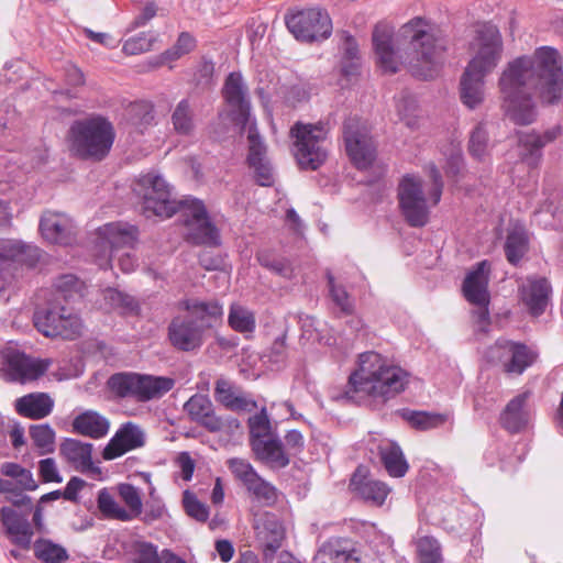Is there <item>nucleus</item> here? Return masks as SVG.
Segmentation results:
<instances>
[{"mask_svg":"<svg viewBox=\"0 0 563 563\" xmlns=\"http://www.w3.org/2000/svg\"><path fill=\"white\" fill-rule=\"evenodd\" d=\"M498 87L505 114L516 124L528 125L538 117L537 101L555 104L562 98L563 71L559 52L550 46L537 48L504 67Z\"/></svg>","mask_w":563,"mask_h":563,"instance_id":"1","label":"nucleus"},{"mask_svg":"<svg viewBox=\"0 0 563 563\" xmlns=\"http://www.w3.org/2000/svg\"><path fill=\"white\" fill-rule=\"evenodd\" d=\"M373 46L378 66L385 73H397L406 65L411 74L422 79L433 78L449 49L446 35L422 18H413L399 27L395 35L388 25H376Z\"/></svg>","mask_w":563,"mask_h":563,"instance_id":"2","label":"nucleus"},{"mask_svg":"<svg viewBox=\"0 0 563 563\" xmlns=\"http://www.w3.org/2000/svg\"><path fill=\"white\" fill-rule=\"evenodd\" d=\"M409 374L380 354L369 351L358 356L357 368L351 373L345 396L351 400L365 397L383 401L401 393Z\"/></svg>","mask_w":563,"mask_h":563,"instance_id":"3","label":"nucleus"},{"mask_svg":"<svg viewBox=\"0 0 563 563\" xmlns=\"http://www.w3.org/2000/svg\"><path fill=\"white\" fill-rule=\"evenodd\" d=\"M185 309L188 314L177 316L168 325V340L178 351L194 352L205 343L206 332L221 322L223 307L217 300H187Z\"/></svg>","mask_w":563,"mask_h":563,"instance_id":"4","label":"nucleus"},{"mask_svg":"<svg viewBox=\"0 0 563 563\" xmlns=\"http://www.w3.org/2000/svg\"><path fill=\"white\" fill-rule=\"evenodd\" d=\"M430 184L419 177L406 175L398 186V199L402 216L409 225L421 228L429 221L430 209L441 199L443 181L434 164L428 165Z\"/></svg>","mask_w":563,"mask_h":563,"instance_id":"5","label":"nucleus"},{"mask_svg":"<svg viewBox=\"0 0 563 563\" xmlns=\"http://www.w3.org/2000/svg\"><path fill=\"white\" fill-rule=\"evenodd\" d=\"M114 136L112 124L103 117L78 120L69 129V148L81 158L100 161L110 152Z\"/></svg>","mask_w":563,"mask_h":563,"instance_id":"6","label":"nucleus"},{"mask_svg":"<svg viewBox=\"0 0 563 563\" xmlns=\"http://www.w3.org/2000/svg\"><path fill=\"white\" fill-rule=\"evenodd\" d=\"M175 380L166 376L139 373H118L108 380L110 390L120 398H131L139 402L156 400L173 389Z\"/></svg>","mask_w":563,"mask_h":563,"instance_id":"7","label":"nucleus"},{"mask_svg":"<svg viewBox=\"0 0 563 563\" xmlns=\"http://www.w3.org/2000/svg\"><path fill=\"white\" fill-rule=\"evenodd\" d=\"M294 137V155L301 168L317 169L328 158V128L319 122L296 123L290 130Z\"/></svg>","mask_w":563,"mask_h":563,"instance_id":"8","label":"nucleus"},{"mask_svg":"<svg viewBox=\"0 0 563 563\" xmlns=\"http://www.w3.org/2000/svg\"><path fill=\"white\" fill-rule=\"evenodd\" d=\"M471 59L466 68L490 74L498 66L504 53V42L499 29L492 23L477 25L468 44Z\"/></svg>","mask_w":563,"mask_h":563,"instance_id":"9","label":"nucleus"},{"mask_svg":"<svg viewBox=\"0 0 563 563\" xmlns=\"http://www.w3.org/2000/svg\"><path fill=\"white\" fill-rule=\"evenodd\" d=\"M134 191L142 198L143 213L147 218H169L181 206V201L177 202L174 199L168 183L155 173L142 175L135 184Z\"/></svg>","mask_w":563,"mask_h":563,"instance_id":"10","label":"nucleus"},{"mask_svg":"<svg viewBox=\"0 0 563 563\" xmlns=\"http://www.w3.org/2000/svg\"><path fill=\"white\" fill-rule=\"evenodd\" d=\"M137 239V230L125 222L106 223L97 230L95 245L96 262L101 268L111 265L112 258L120 249L131 247Z\"/></svg>","mask_w":563,"mask_h":563,"instance_id":"11","label":"nucleus"},{"mask_svg":"<svg viewBox=\"0 0 563 563\" xmlns=\"http://www.w3.org/2000/svg\"><path fill=\"white\" fill-rule=\"evenodd\" d=\"M1 371L5 379L25 384L42 377L52 365L51 358H35L12 346L0 350Z\"/></svg>","mask_w":563,"mask_h":563,"instance_id":"12","label":"nucleus"},{"mask_svg":"<svg viewBox=\"0 0 563 563\" xmlns=\"http://www.w3.org/2000/svg\"><path fill=\"white\" fill-rule=\"evenodd\" d=\"M489 278V264L487 261L478 263L474 271L470 272L463 284L465 298L477 308L474 310L475 330L487 332L489 325V312L487 305L489 296L487 291Z\"/></svg>","mask_w":563,"mask_h":563,"instance_id":"13","label":"nucleus"},{"mask_svg":"<svg viewBox=\"0 0 563 563\" xmlns=\"http://www.w3.org/2000/svg\"><path fill=\"white\" fill-rule=\"evenodd\" d=\"M289 32L296 40L312 43L328 38L332 33L329 14L319 8H309L286 19Z\"/></svg>","mask_w":563,"mask_h":563,"instance_id":"14","label":"nucleus"},{"mask_svg":"<svg viewBox=\"0 0 563 563\" xmlns=\"http://www.w3.org/2000/svg\"><path fill=\"white\" fill-rule=\"evenodd\" d=\"M184 411L189 419L209 432L235 434L240 429L238 419L231 416H218L210 398L195 394L184 404Z\"/></svg>","mask_w":563,"mask_h":563,"instance_id":"15","label":"nucleus"},{"mask_svg":"<svg viewBox=\"0 0 563 563\" xmlns=\"http://www.w3.org/2000/svg\"><path fill=\"white\" fill-rule=\"evenodd\" d=\"M187 228V239L195 244L217 245L219 233L201 200L186 198L178 208Z\"/></svg>","mask_w":563,"mask_h":563,"instance_id":"16","label":"nucleus"},{"mask_svg":"<svg viewBox=\"0 0 563 563\" xmlns=\"http://www.w3.org/2000/svg\"><path fill=\"white\" fill-rule=\"evenodd\" d=\"M343 137L346 152L360 169L368 168L376 157V146L364 122L350 118L344 123Z\"/></svg>","mask_w":563,"mask_h":563,"instance_id":"17","label":"nucleus"},{"mask_svg":"<svg viewBox=\"0 0 563 563\" xmlns=\"http://www.w3.org/2000/svg\"><path fill=\"white\" fill-rule=\"evenodd\" d=\"M490 361L499 360L509 374H522L537 358V353L525 344L499 340L490 349Z\"/></svg>","mask_w":563,"mask_h":563,"instance_id":"18","label":"nucleus"},{"mask_svg":"<svg viewBox=\"0 0 563 563\" xmlns=\"http://www.w3.org/2000/svg\"><path fill=\"white\" fill-rule=\"evenodd\" d=\"M247 140V163L253 169L256 183L260 186H272L275 181L274 168L266 156V146L253 125L249 128Z\"/></svg>","mask_w":563,"mask_h":563,"instance_id":"19","label":"nucleus"},{"mask_svg":"<svg viewBox=\"0 0 563 563\" xmlns=\"http://www.w3.org/2000/svg\"><path fill=\"white\" fill-rule=\"evenodd\" d=\"M43 238L58 245H70L76 240V227L65 213L45 211L40 221Z\"/></svg>","mask_w":563,"mask_h":563,"instance_id":"20","label":"nucleus"},{"mask_svg":"<svg viewBox=\"0 0 563 563\" xmlns=\"http://www.w3.org/2000/svg\"><path fill=\"white\" fill-rule=\"evenodd\" d=\"M222 93L238 120L247 122L251 110L249 88L240 73H231L225 79Z\"/></svg>","mask_w":563,"mask_h":563,"instance_id":"21","label":"nucleus"},{"mask_svg":"<svg viewBox=\"0 0 563 563\" xmlns=\"http://www.w3.org/2000/svg\"><path fill=\"white\" fill-rule=\"evenodd\" d=\"M143 430L133 422L124 423L106 445L102 456L104 460H114L124 453L144 445Z\"/></svg>","mask_w":563,"mask_h":563,"instance_id":"22","label":"nucleus"},{"mask_svg":"<svg viewBox=\"0 0 563 563\" xmlns=\"http://www.w3.org/2000/svg\"><path fill=\"white\" fill-rule=\"evenodd\" d=\"M371 451H377L380 462L391 477H402L409 468V464L402 453L401 448L389 439L376 440L369 442Z\"/></svg>","mask_w":563,"mask_h":563,"instance_id":"23","label":"nucleus"},{"mask_svg":"<svg viewBox=\"0 0 563 563\" xmlns=\"http://www.w3.org/2000/svg\"><path fill=\"white\" fill-rule=\"evenodd\" d=\"M551 295V286L543 277H528L520 286V297L533 316L544 312Z\"/></svg>","mask_w":563,"mask_h":563,"instance_id":"24","label":"nucleus"},{"mask_svg":"<svg viewBox=\"0 0 563 563\" xmlns=\"http://www.w3.org/2000/svg\"><path fill=\"white\" fill-rule=\"evenodd\" d=\"M256 539L263 549L265 560H272L275 552L280 549L285 530L274 515H265L255 525Z\"/></svg>","mask_w":563,"mask_h":563,"instance_id":"25","label":"nucleus"},{"mask_svg":"<svg viewBox=\"0 0 563 563\" xmlns=\"http://www.w3.org/2000/svg\"><path fill=\"white\" fill-rule=\"evenodd\" d=\"M361 552L344 539H331L317 551L313 563H360Z\"/></svg>","mask_w":563,"mask_h":563,"instance_id":"26","label":"nucleus"},{"mask_svg":"<svg viewBox=\"0 0 563 563\" xmlns=\"http://www.w3.org/2000/svg\"><path fill=\"white\" fill-rule=\"evenodd\" d=\"M59 454L80 473H95L99 471L92 462L91 443L67 438L59 445Z\"/></svg>","mask_w":563,"mask_h":563,"instance_id":"27","label":"nucleus"},{"mask_svg":"<svg viewBox=\"0 0 563 563\" xmlns=\"http://www.w3.org/2000/svg\"><path fill=\"white\" fill-rule=\"evenodd\" d=\"M350 487L363 500L374 506H382L391 492L386 483L362 474L361 470L353 474Z\"/></svg>","mask_w":563,"mask_h":563,"instance_id":"28","label":"nucleus"},{"mask_svg":"<svg viewBox=\"0 0 563 563\" xmlns=\"http://www.w3.org/2000/svg\"><path fill=\"white\" fill-rule=\"evenodd\" d=\"M0 519L8 536L15 544L25 549L30 547L33 531L27 516L22 515L12 507H2Z\"/></svg>","mask_w":563,"mask_h":563,"instance_id":"29","label":"nucleus"},{"mask_svg":"<svg viewBox=\"0 0 563 563\" xmlns=\"http://www.w3.org/2000/svg\"><path fill=\"white\" fill-rule=\"evenodd\" d=\"M482 74L465 68L460 79V99L471 110L479 108L485 100V77Z\"/></svg>","mask_w":563,"mask_h":563,"instance_id":"30","label":"nucleus"},{"mask_svg":"<svg viewBox=\"0 0 563 563\" xmlns=\"http://www.w3.org/2000/svg\"><path fill=\"white\" fill-rule=\"evenodd\" d=\"M55 401L47 393H31L14 401L15 411L25 418L40 420L49 416Z\"/></svg>","mask_w":563,"mask_h":563,"instance_id":"31","label":"nucleus"},{"mask_svg":"<svg viewBox=\"0 0 563 563\" xmlns=\"http://www.w3.org/2000/svg\"><path fill=\"white\" fill-rule=\"evenodd\" d=\"M528 393L520 394L512 398L500 416V422L510 432H519L528 426L531 415L527 408Z\"/></svg>","mask_w":563,"mask_h":563,"instance_id":"32","label":"nucleus"},{"mask_svg":"<svg viewBox=\"0 0 563 563\" xmlns=\"http://www.w3.org/2000/svg\"><path fill=\"white\" fill-rule=\"evenodd\" d=\"M214 399L231 410H252L256 402L245 397L230 380L219 378L216 382Z\"/></svg>","mask_w":563,"mask_h":563,"instance_id":"33","label":"nucleus"},{"mask_svg":"<svg viewBox=\"0 0 563 563\" xmlns=\"http://www.w3.org/2000/svg\"><path fill=\"white\" fill-rule=\"evenodd\" d=\"M71 426L73 431L78 434L90 437L92 439H100L109 432L110 422L99 412L87 410L78 415L73 420Z\"/></svg>","mask_w":563,"mask_h":563,"instance_id":"34","label":"nucleus"},{"mask_svg":"<svg viewBox=\"0 0 563 563\" xmlns=\"http://www.w3.org/2000/svg\"><path fill=\"white\" fill-rule=\"evenodd\" d=\"M251 445L256 457L273 467H285L289 463L282 442L272 435L264 440H252Z\"/></svg>","mask_w":563,"mask_h":563,"instance_id":"35","label":"nucleus"},{"mask_svg":"<svg viewBox=\"0 0 563 563\" xmlns=\"http://www.w3.org/2000/svg\"><path fill=\"white\" fill-rule=\"evenodd\" d=\"M25 246L18 241L0 240V280L10 283L12 278V267L15 262L21 260ZM4 289V284L0 285V291Z\"/></svg>","mask_w":563,"mask_h":563,"instance_id":"36","label":"nucleus"},{"mask_svg":"<svg viewBox=\"0 0 563 563\" xmlns=\"http://www.w3.org/2000/svg\"><path fill=\"white\" fill-rule=\"evenodd\" d=\"M67 308L64 306H59L57 299H54L49 302L47 308H37L33 314V322L35 328L45 336H51V333L46 332L48 327H58L59 320L67 312Z\"/></svg>","mask_w":563,"mask_h":563,"instance_id":"37","label":"nucleus"},{"mask_svg":"<svg viewBox=\"0 0 563 563\" xmlns=\"http://www.w3.org/2000/svg\"><path fill=\"white\" fill-rule=\"evenodd\" d=\"M33 551L36 559L43 563H64L69 558L63 545L46 538L37 539L33 544Z\"/></svg>","mask_w":563,"mask_h":563,"instance_id":"38","label":"nucleus"},{"mask_svg":"<svg viewBox=\"0 0 563 563\" xmlns=\"http://www.w3.org/2000/svg\"><path fill=\"white\" fill-rule=\"evenodd\" d=\"M54 289L56 296L54 299L70 300L84 297L86 285L77 276L65 274L56 278Z\"/></svg>","mask_w":563,"mask_h":563,"instance_id":"39","label":"nucleus"},{"mask_svg":"<svg viewBox=\"0 0 563 563\" xmlns=\"http://www.w3.org/2000/svg\"><path fill=\"white\" fill-rule=\"evenodd\" d=\"M561 133L562 130L559 125L547 130L542 134L537 132L522 133L519 136V144L530 155H533L537 152H539L542 147H544L547 144L554 141Z\"/></svg>","mask_w":563,"mask_h":563,"instance_id":"40","label":"nucleus"},{"mask_svg":"<svg viewBox=\"0 0 563 563\" xmlns=\"http://www.w3.org/2000/svg\"><path fill=\"white\" fill-rule=\"evenodd\" d=\"M47 328V325L45 324ZM46 332L51 333V338H63L66 340H74L82 333V322L80 318L73 313L69 309L65 316L59 320L58 327H49Z\"/></svg>","mask_w":563,"mask_h":563,"instance_id":"41","label":"nucleus"},{"mask_svg":"<svg viewBox=\"0 0 563 563\" xmlns=\"http://www.w3.org/2000/svg\"><path fill=\"white\" fill-rule=\"evenodd\" d=\"M228 323L234 331L241 333H252L256 327L254 313L239 303L231 305Z\"/></svg>","mask_w":563,"mask_h":563,"instance_id":"42","label":"nucleus"},{"mask_svg":"<svg viewBox=\"0 0 563 563\" xmlns=\"http://www.w3.org/2000/svg\"><path fill=\"white\" fill-rule=\"evenodd\" d=\"M173 126L180 134H190L195 129L194 111L187 99L180 100L173 114Z\"/></svg>","mask_w":563,"mask_h":563,"instance_id":"43","label":"nucleus"},{"mask_svg":"<svg viewBox=\"0 0 563 563\" xmlns=\"http://www.w3.org/2000/svg\"><path fill=\"white\" fill-rule=\"evenodd\" d=\"M30 437L41 454L54 452L56 433L49 424L32 426L30 428Z\"/></svg>","mask_w":563,"mask_h":563,"instance_id":"44","label":"nucleus"},{"mask_svg":"<svg viewBox=\"0 0 563 563\" xmlns=\"http://www.w3.org/2000/svg\"><path fill=\"white\" fill-rule=\"evenodd\" d=\"M104 299V306L109 309H118L121 312H134L137 309V302L135 299L124 292L119 291L114 288H107L102 291Z\"/></svg>","mask_w":563,"mask_h":563,"instance_id":"45","label":"nucleus"},{"mask_svg":"<svg viewBox=\"0 0 563 563\" xmlns=\"http://www.w3.org/2000/svg\"><path fill=\"white\" fill-rule=\"evenodd\" d=\"M245 489L257 500L264 505H273L277 500L276 488L260 475L255 476Z\"/></svg>","mask_w":563,"mask_h":563,"instance_id":"46","label":"nucleus"},{"mask_svg":"<svg viewBox=\"0 0 563 563\" xmlns=\"http://www.w3.org/2000/svg\"><path fill=\"white\" fill-rule=\"evenodd\" d=\"M527 235L522 230L515 229L509 232L505 244V251L507 260L511 264H517L522 258L527 251Z\"/></svg>","mask_w":563,"mask_h":563,"instance_id":"47","label":"nucleus"},{"mask_svg":"<svg viewBox=\"0 0 563 563\" xmlns=\"http://www.w3.org/2000/svg\"><path fill=\"white\" fill-rule=\"evenodd\" d=\"M97 501L98 508L107 517L122 521H129L132 519V516L128 510L121 507L107 489H101L99 492Z\"/></svg>","mask_w":563,"mask_h":563,"instance_id":"48","label":"nucleus"},{"mask_svg":"<svg viewBox=\"0 0 563 563\" xmlns=\"http://www.w3.org/2000/svg\"><path fill=\"white\" fill-rule=\"evenodd\" d=\"M130 553L134 563H162V552L151 542H133Z\"/></svg>","mask_w":563,"mask_h":563,"instance_id":"49","label":"nucleus"},{"mask_svg":"<svg viewBox=\"0 0 563 563\" xmlns=\"http://www.w3.org/2000/svg\"><path fill=\"white\" fill-rule=\"evenodd\" d=\"M419 563H442L441 547L437 539L426 536L417 541Z\"/></svg>","mask_w":563,"mask_h":563,"instance_id":"50","label":"nucleus"},{"mask_svg":"<svg viewBox=\"0 0 563 563\" xmlns=\"http://www.w3.org/2000/svg\"><path fill=\"white\" fill-rule=\"evenodd\" d=\"M471 155L476 159H484L489 152L488 132L484 124H478L472 132L468 143Z\"/></svg>","mask_w":563,"mask_h":563,"instance_id":"51","label":"nucleus"},{"mask_svg":"<svg viewBox=\"0 0 563 563\" xmlns=\"http://www.w3.org/2000/svg\"><path fill=\"white\" fill-rule=\"evenodd\" d=\"M327 277L330 296L334 305L343 313H352L354 305L345 288L336 284L334 277L330 273H328Z\"/></svg>","mask_w":563,"mask_h":563,"instance_id":"52","label":"nucleus"},{"mask_svg":"<svg viewBox=\"0 0 563 563\" xmlns=\"http://www.w3.org/2000/svg\"><path fill=\"white\" fill-rule=\"evenodd\" d=\"M118 490L121 499L129 508L128 512L132 516V519L140 516L143 503L137 488L131 484H120Z\"/></svg>","mask_w":563,"mask_h":563,"instance_id":"53","label":"nucleus"},{"mask_svg":"<svg viewBox=\"0 0 563 563\" xmlns=\"http://www.w3.org/2000/svg\"><path fill=\"white\" fill-rule=\"evenodd\" d=\"M157 41V35L154 33H141L126 40L123 44V52L129 55H137L152 49L154 43Z\"/></svg>","mask_w":563,"mask_h":563,"instance_id":"54","label":"nucleus"},{"mask_svg":"<svg viewBox=\"0 0 563 563\" xmlns=\"http://www.w3.org/2000/svg\"><path fill=\"white\" fill-rule=\"evenodd\" d=\"M195 47V38L187 32L179 34L176 44L163 53L161 64L167 60H176L191 52Z\"/></svg>","mask_w":563,"mask_h":563,"instance_id":"55","label":"nucleus"},{"mask_svg":"<svg viewBox=\"0 0 563 563\" xmlns=\"http://www.w3.org/2000/svg\"><path fill=\"white\" fill-rule=\"evenodd\" d=\"M227 465L236 481L246 486L258 473L250 462L244 459L232 457L228 460Z\"/></svg>","mask_w":563,"mask_h":563,"instance_id":"56","label":"nucleus"},{"mask_svg":"<svg viewBox=\"0 0 563 563\" xmlns=\"http://www.w3.org/2000/svg\"><path fill=\"white\" fill-rule=\"evenodd\" d=\"M251 441L252 440H264L272 435L271 422L266 413V409L263 408L260 413L254 415L249 419Z\"/></svg>","mask_w":563,"mask_h":563,"instance_id":"57","label":"nucleus"},{"mask_svg":"<svg viewBox=\"0 0 563 563\" xmlns=\"http://www.w3.org/2000/svg\"><path fill=\"white\" fill-rule=\"evenodd\" d=\"M408 420L413 427L421 430H428L442 426L448 420V416L419 411L410 413Z\"/></svg>","mask_w":563,"mask_h":563,"instance_id":"58","label":"nucleus"},{"mask_svg":"<svg viewBox=\"0 0 563 563\" xmlns=\"http://www.w3.org/2000/svg\"><path fill=\"white\" fill-rule=\"evenodd\" d=\"M184 508L187 515L197 521L205 522L209 517L207 505L198 500L195 494L186 490L183 497Z\"/></svg>","mask_w":563,"mask_h":563,"instance_id":"59","label":"nucleus"},{"mask_svg":"<svg viewBox=\"0 0 563 563\" xmlns=\"http://www.w3.org/2000/svg\"><path fill=\"white\" fill-rule=\"evenodd\" d=\"M257 258L262 266L271 269L284 278L289 279L294 276V268L289 262L285 260L272 258L267 253H260Z\"/></svg>","mask_w":563,"mask_h":563,"instance_id":"60","label":"nucleus"},{"mask_svg":"<svg viewBox=\"0 0 563 563\" xmlns=\"http://www.w3.org/2000/svg\"><path fill=\"white\" fill-rule=\"evenodd\" d=\"M38 474L45 483H62L63 477L59 474L56 461L53 457H46L38 462Z\"/></svg>","mask_w":563,"mask_h":563,"instance_id":"61","label":"nucleus"},{"mask_svg":"<svg viewBox=\"0 0 563 563\" xmlns=\"http://www.w3.org/2000/svg\"><path fill=\"white\" fill-rule=\"evenodd\" d=\"M150 496L151 499L146 503L143 518L147 523L162 519L166 512L164 503L154 496V489L151 490Z\"/></svg>","mask_w":563,"mask_h":563,"instance_id":"62","label":"nucleus"},{"mask_svg":"<svg viewBox=\"0 0 563 563\" xmlns=\"http://www.w3.org/2000/svg\"><path fill=\"white\" fill-rule=\"evenodd\" d=\"M177 464L180 470V476L184 481L188 482L192 478L195 471V461L188 452H181L177 457Z\"/></svg>","mask_w":563,"mask_h":563,"instance_id":"63","label":"nucleus"},{"mask_svg":"<svg viewBox=\"0 0 563 563\" xmlns=\"http://www.w3.org/2000/svg\"><path fill=\"white\" fill-rule=\"evenodd\" d=\"M342 59L360 60V51L356 41L351 35H345L342 44Z\"/></svg>","mask_w":563,"mask_h":563,"instance_id":"64","label":"nucleus"}]
</instances>
